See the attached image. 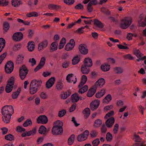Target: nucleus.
Returning <instances> with one entry per match:
<instances>
[{
	"mask_svg": "<svg viewBox=\"0 0 146 146\" xmlns=\"http://www.w3.org/2000/svg\"><path fill=\"white\" fill-rule=\"evenodd\" d=\"M5 44V40L3 38H0V46L3 47V48H4Z\"/></svg>",
	"mask_w": 146,
	"mask_h": 146,
	"instance_id": "nucleus-54",
	"label": "nucleus"
},
{
	"mask_svg": "<svg viewBox=\"0 0 146 146\" xmlns=\"http://www.w3.org/2000/svg\"><path fill=\"white\" fill-rule=\"evenodd\" d=\"M14 67V64L13 62L11 61L7 62L5 66V72L7 74H10L13 70Z\"/></svg>",
	"mask_w": 146,
	"mask_h": 146,
	"instance_id": "nucleus-7",
	"label": "nucleus"
},
{
	"mask_svg": "<svg viewBox=\"0 0 146 146\" xmlns=\"http://www.w3.org/2000/svg\"><path fill=\"white\" fill-rule=\"evenodd\" d=\"M41 80H33L31 81L29 86V93L34 94L36 93L38 90L42 83Z\"/></svg>",
	"mask_w": 146,
	"mask_h": 146,
	"instance_id": "nucleus-2",
	"label": "nucleus"
},
{
	"mask_svg": "<svg viewBox=\"0 0 146 146\" xmlns=\"http://www.w3.org/2000/svg\"><path fill=\"white\" fill-rule=\"evenodd\" d=\"M84 67H90L92 66V59L89 58H85L84 61Z\"/></svg>",
	"mask_w": 146,
	"mask_h": 146,
	"instance_id": "nucleus-17",
	"label": "nucleus"
},
{
	"mask_svg": "<svg viewBox=\"0 0 146 146\" xmlns=\"http://www.w3.org/2000/svg\"><path fill=\"white\" fill-rule=\"evenodd\" d=\"M37 121L38 123L46 124L48 121V119L45 115H40L37 118Z\"/></svg>",
	"mask_w": 146,
	"mask_h": 146,
	"instance_id": "nucleus-12",
	"label": "nucleus"
},
{
	"mask_svg": "<svg viewBox=\"0 0 146 146\" xmlns=\"http://www.w3.org/2000/svg\"><path fill=\"white\" fill-rule=\"evenodd\" d=\"M119 125L117 123L115 124L113 129V133L114 134H115L117 133Z\"/></svg>",
	"mask_w": 146,
	"mask_h": 146,
	"instance_id": "nucleus-53",
	"label": "nucleus"
},
{
	"mask_svg": "<svg viewBox=\"0 0 146 146\" xmlns=\"http://www.w3.org/2000/svg\"><path fill=\"white\" fill-rule=\"evenodd\" d=\"M5 139L9 141H12L14 140L13 136L11 134H9L5 136Z\"/></svg>",
	"mask_w": 146,
	"mask_h": 146,
	"instance_id": "nucleus-41",
	"label": "nucleus"
},
{
	"mask_svg": "<svg viewBox=\"0 0 146 146\" xmlns=\"http://www.w3.org/2000/svg\"><path fill=\"white\" fill-rule=\"evenodd\" d=\"M80 98L77 93H76L73 94L71 96V99L72 103L77 102Z\"/></svg>",
	"mask_w": 146,
	"mask_h": 146,
	"instance_id": "nucleus-20",
	"label": "nucleus"
},
{
	"mask_svg": "<svg viewBox=\"0 0 146 146\" xmlns=\"http://www.w3.org/2000/svg\"><path fill=\"white\" fill-rule=\"evenodd\" d=\"M1 112L2 115H12L14 113V109L11 106H5L3 107Z\"/></svg>",
	"mask_w": 146,
	"mask_h": 146,
	"instance_id": "nucleus-3",
	"label": "nucleus"
},
{
	"mask_svg": "<svg viewBox=\"0 0 146 146\" xmlns=\"http://www.w3.org/2000/svg\"><path fill=\"white\" fill-rule=\"evenodd\" d=\"M23 38V35L21 32L15 33L13 36V40L16 41H19L22 40Z\"/></svg>",
	"mask_w": 146,
	"mask_h": 146,
	"instance_id": "nucleus-11",
	"label": "nucleus"
},
{
	"mask_svg": "<svg viewBox=\"0 0 146 146\" xmlns=\"http://www.w3.org/2000/svg\"><path fill=\"white\" fill-rule=\"evenodd\" d=\"M83 113L85 117L87 118L90 114V111L89 108H87L83 110Z\"/></svg>",
	"mask_w": 146,
	"mask_h": 146,
	"instance_id": "nucleus-28",
	"label": "nucleus"
},
{
	"mask_svg": "<svg viewBox=\"0 0 146 146\" xmlns=\"http://www.w3.org/2000/svg\"><path fill=\"white\" fill-rule=\"evenodd\" d=\"M87 80V78L86 76L83 75L81 78V80L78 86V88H80L86 82Z\"/></svg>",
	"mask_w": 146,
	"mask_h": 146,
	"instance_id": "nucleus-21",
	"label": "nucleus"
},
{
	"mask_svg": "<svg viewBox=\"0 0 146 146\" xmlns=\"http://www.w3.org/2000/svg\"><path fill=\"white\" fill-rule=\"evenodd\" d=\"M97 88L93 86V87L89 89L87 93V96L89 97H92L95 93Z\"/></svg>",
	"mask_w": 146,
	"mask_h": 146,
	"instance_id": "nucleus-19",
	"label": "nucleus"
},
{
	"mask_svg": "<svg viewBox=\"0 0 146 146\" xmlns=\"http://www.w3.org/2000/svg\"><path fill=\"white\" fill-rule=\"evenodd\" d=\"M74 2V0H64V3L68 5L73 4Z\"/></svg>",
	"mask_w": 146,
	"mask_h": 146,
	"instance_id": "nucleus-57",
	"label": "nucleus"
},
{
	"mask_svg": "<svg viewBox=\"0 0 146 146\" xmlns=\"http://www.w3.org/2000/svg\"><path fill=\"white\" fill-rule=\"evenodd\" d=\"M7 53L5 52L0 56V64L2 62L5 58L7 55Z\"/></svg>",
	"mask_w": 146,
	"mask_h": 146,
	"instance_id": "nucleus-55",
	"label": "nucleus"
},
{
	"mask_svg": "<svg viewBox=\"0 0 146 146\" xmlns=\"http://www.w3.org/2000/svg\"><path fill=\"white\" fill-rule=\"evenodd\" d=\"M29 62L32 63V66H33L36 64V61L34 58H30L29 60Z\"/></svg>",
	"mask_w": 146,
	"mask_h": 146,
	"instance_id": "nucleus-62",
	"label": "nucleus"
},
{
	"mask_svg": "<svg viewBox=\"0 0 146 146\" xmlns=\"http://www.w3.org/2000/svg\"><path fill=\"white\" fill-rule=\"evenodd\" d=\"M84 44H80L79 47V50L81 53L83 54H87L88 52V49L84 46Z\"/></svg>",
	"mask_w": 146,
	"mask_h": 146,
	"instance_id": "nucleus-18",
	"label": "nucleus"
},
{
	"mask_svg": "<svg viewBox=\"0 0 146 146\" xmlns=\"http://www.w3.org/2000/svg\"><path fill=\"white\" fill-rule=\"evenodd\" d=\"M46 61L45 58L44 57H42L41 58L40 62L38 64L39 66H40L42 67L45 64Z\"/></svg>",
	"mask_w": 146,
	"mask_h": 146,
	"instance_id": "nucleus-51",
	"label": "nucleus"
},
{
	"mask_svg": "<svg viewBox=\"0 0 146 146\" xmlns=\"http://www.w3.org/2000/svg\"><path fill=\"white\" fill-rule=\"evenodd\" d=\"M105 92H104L102 93H101L99 92H98L95 95V96L97 98H100L103 96L105 94Z\"/></svg>",
	"mask_w": 146,
	"mask_h": 146,
	"instance_id": "nucleus-60",
	"label": "nucleus"
},
{
	"mask_svg": "<svg viewBox=\"0 0 146 146\" xmlns=\"http://www.w3.org/2000/svg\"><path fill=\"white\" fill-rule=\"evenodd\" d=\"M73 76V74H69L66 77V80L67 81V82L68 83H72V82H73L74 84H75L77 82V78L76 76L75 77V80H72L70 79L71 78H72Z\"/></svg>",
	"mask_w": 146,
	"mask_h": 146,
	"instance_id": "nucleus-22",
	"label": "nucleus"
},
{
	"mask_svg": "<svg viewBox=\"0 0 146 146\" xmlns=\"http://www.w3.org/2000/svg\"><path fill=\"white\" fill-rule=\"evenodd\" d=\"M98 134V132L96 130H92L90 132V135L92 138L96 137Z\"/></svg>",
	"mask_w": 146,
	"mask_h": 146,
	"instance_id": "nucleus-48",
	"label": "nucleus"
},
{
	"mask_svg": "<svg viewBox=\"0 0 146 146\" xmlns=\"http://www.w3.org/2000/svg\"><path fill=\"white\" fill-rule=\"evenodd\" d=\"M21 91V88L19 87L18 88L16 92L13 93L12 94V98L13 99H16L18 97V96L20 93Z\"/></svg>",
	"mask_w": 146,
	"mask_h": 146,
	"instance_id": "nucleus-30",
	"label": "nucleus"
},
{
	"mask_svg": "<svg viewBox=\"0 0 146 146\" xmlns=\"http://www.w3.org/2000/svg\"><path fill=\"white\" fill-rule=\"evenodd\" d=\"M64 41V37H63L61 39L59 44V46L58 47L59 49H61L64 46V45H63V44L64 43V42H63V41Z\"/></svg>",
	"mask_w": 146,
	"mask_h": 146,
	"instance_id": "nucleus-59",
	"label": "nucleus"
},
{
	"mask_svg": "<svg viewBox=\"0 0 146 146\" xmlns=\"http://www.w3.org/2000/svg\"><path fill=\"white\" fill-rule=\"evenodd\" d=\"M46 131V128L43 125H41L39 128L38 132L41 134H45Z\"/></svg>",
	"mask_w": 146,
	"mask_h": 146,
	"instance_id": "nucleus-33",
	"label": "nucleus"
},
{
	"mask_svg": "<svg viewBox=\"0 0 146 146\" xmlns=\"http://www.w3.org/2000/svg\"><path fill=\"white\" fill-rule=\"evenodd\" d=\"M76 103L74 104L70 109V112H72L74 111L76 109Z\"/></svg>",
	"mask_w": 146,
	"mask_h": 146,
	"instance_id": "nucleus-64",
	"label": "nucleus"
},
{
	"mask_svg": "<svg viewBox=\"0 0 146 146\" xmlns=\"http://www.w3.org/2000/svg\"><path fill=\"white\" fill-rule=\"evenodd\" d=\"M55 81V78L54 77H52L50 78L46 83V87L48 89L50 88L54 84Z\"/></svg>",
	"mask_w": 146,
	"mask_h": 146,
	"instance_id": "nucleus-15",
	"label": "nucleus"
},
{
	"mask_svg": "<svg viewBox=\"0 0 146 146\" xmlns=\"http://www.w3.org/2000/svg\"><path fill=\"white\" fill-rule=\"evenodd\" d=\"M112 99L111 96L110 94H108L103 100V102L108 104Z\"/></svg>",
	"mask_w": 146,
	"mask_h": 146,
	"instance_id": "nucleus-39",
	"label": "nucleus"
},
{
	"mask_svg": "<svg viewBox=\"0 0 146 146\" xmlns=\"http://www.w3.org/2000/svg\"><path fill=\"white\" fill-rule=\"evenodd\" d=\"M75 46V42L73 39L70 40L69 42L65 46V49L67 51L72 50Z\"/></svg>",
	"mask_w": 146,
	"mask_h": 146,
	"instance_id": "nucleus-10",
	"label": "nucleus"
},
{
	"mask_svg": "<svg viewBox=\"0 0 146 146\" xmlns=\"http://www.w3.org/2000/svg\"><path fill=\"white\" fill-rule=\"evenodd\" d=\"M94 25H96L98 27L102 29L104 27V25L102 22L96 19L94 20Z\"/></svg>",
	"mask_w": 146,
	"mask_h": 146,
	"instance_id": "nucleus-32",
	"label": "nucleus"
},
{
	"mask_svg": "<svg viewBox=\"0 0 146 146\" xmlns=\"http://www.w3.org/2000/svg\"><path fill=\"white\" fill-rule=\"evenodd\" d=\"M32 124V122L30 119H27L23 124V125L25 127H27L29 125H31Z\"/></svg>",
	"mask_w": 146,
	"mask_h": 146,
	"instance_id": "nucleus-46",
	"label": "nucleus"
},
{
	"mask_svg": "<svg viewBox=\"0 0 146 146\" xmlns=\"http://www.w3.org/2000/svg\"><path fill=\"white\" fill-rule=\"evenodd\" d=\"M89 135L88 130H86L83 133L79 135L77 138V141L81 142L86 140Z\"/></svg>",
	"mask_w": 146,
	"mask_h": 146,
	"instance_id": "nucleus-8",
	"label": "nucleus"
},
{
	"mask_svg": "<svg viewBox=\"0 0 146 146\" xmlns=\"http://www.w3.org/2000/svg\"><path fill=\"white\" fill-rule=\"evenodd\" d=\"M11 115H2V118L3 122L6 123H9L11 119Z\"/></svg>",
	"mask_w": 146,
	"mask_h": 146,
	"instance_id": "nucleus-23",
	"label": "nucleus"
},
{
	"mask_svg": "<svg viewBox=\"0 0 146 146\" xmlns=\"http://www.w3.org/2000/svg\"><path fill=\"white\" fill-rule=\"evenodd\" d=\"M74 8L76 9L83 10V6L81 3H79L76 5Z\"/></svg>",
	"mask_w": 146,
	"mask_h": 146,
	"instance_id": "nucleus-58",
	"label": "nucleus"
},
{
	"mask_svg": "<svg viewBox=\"0 0 146 146\" xmlns=\"http://www.w3.org/2000/svg\"><path fill=\"white\" fill-rule=\"evenodd\" d=\"M107 131V128L106 125L104 124H103L101 128V132L103 134H105L106 132Z\"/></svg>",
	"mask_w": 146,
	"mask_h": 146,
	"instance_id": "nucleus-49",
	"label": "nucleus"
},
{
	"mask_svg": "<svg viewBox=\"0 0 146 146\" xmlns=\"http://www.w3.org/2000/svg\"><path fill=\"white\" fill-rule=\"evenodd\" d=\"M9 23L7 22H4L3 24V29L5 32H7L9 29Z\"/></svg>",
	"mask_w": 146,
	"mask_h": 146,
	"instance_id": "nucleus-40",
	"label": "nucleus"
},
{
	"mask_svg": "<svg viewBox=\"0 0 146 146\" xmlns=\"http://www.w3.org/2000/svg\"><path fill=\"white\" fill-rule=\"evenodd\" d=\"M101 11L104 14L108 15L110 14V12L108 9H106L105 8L102 7L101 9Z\"/></svg>",
	"mask_w": 146,
	"mask_h": 146,
	"instance_id": "nucleus-47",
	"label": "nucleus"
},
{
	"mask_svg": "<svg viewBox=\"0 0 146 146\" xmlns=\"http://www.w3.org/2000/svg\"><path fill=\"white\" fill-rule=\"evenodd\" d=\"M48 45V41L46 40H43L38 45V49L39 50L44 49Z\"/></svg>",
	"mask_w": 146,
	"mask_h": 146,
	"instance_id": "nucleus-16",
	"label": "nucleus"
},
{
	"mask_svg": "<svg viewBox=\"0 0 146 146\" xmlns=\"http://www.w3.org/2000/svg\"><path fill=\"white\" fill-rule=\"evenodd\" d=\"M114 112L113 111L111 110L110 111L108 112L105 115L104 118L107 119L108 117H110L113 115L114 114Z\"/></svg>",
	"mask_w": 146,
	"mask_h": 146,
	"instance_id": "nucleus-56",
	"label": "nucleus"
},
{
	"mask_svg": "<svg viewBox=\"0 0 146 146\" xmlns=\"http://www.w3.org/2000/svg\"><path fill=\"white\" fill-rule=\"evenodd\" d=\"M100 143V141L98 138H97L94 140L92 143L93 146H98Z\"/></svg>",
	"mask_w": 146,
	"mask_h": 146,
	"instance_id": "nucleus-52",
	"label": "nucleus"
},
{
	"mask_svg": "<svg viewBox=\"0 0 146 146\" xmlns=\"http://www.w3.org/2000/svg\"><path fill=\"white\" fill-rule=\"evenodd\" d=\"M58 44L56 42H53L51 44V48L50 49L51 52H53L57 50Z\"/></svg>",
	"mask_w": 146,
	"mask_h": 146,
	"instance_id": "nucleus-36",
	"label": "nucleus"
},
{
	"mask_svg": "<svg viewBox=\"0 0 146 146\" xmlns=\"http://www.w3.org/2000/svg\"><path fill=\"white\" fill-rule=\"evenodd\" d=\"M26 15L29 17H37L38 16V14L37 12H33L27 13Z\"/></svg>",
	"mask_w": 146,
	"mask_h": 146,
	"instance_id": "nucleus-44",
	"label": "nucleus"
},
{
	"mask_svg": "<svg viewBox=\"0 0 146 146\" xmlns=\"http://www.w3.org/2000/svg\"><path fill=\"white\" fill-rule=\"evenodd\" d=\"M102 123V120L99 119H98L95 121L94 122V126L96 128L99 127L100 126Z\"/></svg>",
	"mask_w": 146,
	"mask_h": 146,
	"instance_id": "nucleus-38",
	"label": "nucleus"
},
{
	"mask_svg": "<svg viewBox=\"0 0 146 146\" xmlns=\"http://www.w3.org/2000/svg\"><path fill=\"white\" fill-rule=\"evenodd\" d=\"M113 71L116 74H121L123 72L122 69L120 67H116L114 68Z\"/></svg>",
	"mask_w": 146,
	"mask_h": 146,
	"instance_id": "nucleus-43",
	"label": "nucleus"
},
{
	"mask_svg": "<svg viewBox=\"0 0 146 146\" xmlns=\"http://www.w3.org/2000/svg\"><path fill=\"white\" fill-rule=\"evenodd\" d=\"M9 2L6 0H0V5L2 6H7L8 5Z\"/></svg>",
	"mask_w": 146,
	"mask_h": 146,
	"instance_id": "nucleus-50",
	"label": "nucleus"
},
{
	"mask_svg": "<svg viewBox=\"0 0 146 146\" xmlns=\"http://www.w3.org/2000/svg\"><path fill=\"white\" fill-rule=\"evenodd\" d=\"M63 123L60 120H57L54 123L52 129V134L54 135H61L63 132Z\"/></svg>",
	"mask_w": 146,
	"mask_h": 146,
	"instance_id": "nucleus-1",
	"label": "nucleus"
},
{
	"mask_svg": "<svg viewBox=\"0 0 146 146\" xmlns=\"http://www.w3.org/2000/svg\"><path fill=\"white\" fill-rule=\"evenodd\" d=\"M117 46L120 49H128L129 48L127 46H125L120 44L117 45Z\"/></svg>",
	"mask_w": 146,
	"mask_h": 146,
	"instance_id": "nucleus-63",
	"label": "nucleus"
},
{
	"mask_svg": "<svg viewBox=\"0 0 146 146\" xmlns=\"http://www.w3.org/2000/svg\"><path fill=\"white\" fill-rule=\"evenodd\" d=\"M28 72V70L25 65H23L20 67L19 70V76L22 80H23L26 78Z\"/></svg>",
	"mask_w": 146,
	"mask_h": 146,
	"instance_id": "nucleus-4",
	"label": "nucleus"
},
{
	"mask_svg": "<svg viewBox=\"0 0 146 146\" xmlns=\"http://www.w3.org/2000/svg\"><path fill=\"white\" fill-rule=\"evenodd\" d=\"M113 139L111 134L110 132H108L106 136V139L107 141L111 142Z\"/></svg>",
	"mask_w": 146,
	"mask_h": 146,
	"instance_id": "nucleus-42",
	"label": "nucleus"
},
{
	"mask_svg": "<svg viewBox=\"0 0 146 146\" xmlns=\"http://www.w3.org/2000/svg\"><path fill=\"white\" fill-rule=\"evenodd\" d=\"M88 88V86L85 85L84 87L81 88L79 89L78 92L80 94H83L87 91Z\"/></svg>",
	"mask_w": 146,
	"mask_h": 146,
	"instance_id": "nucleus-37",
	"label": "nucleus"
},
{
	"mask_svg": "<svg viewBox=\"0 0 146 146\" xmlns=\"http://www.w3.org/2000/svg\"><path fill=\"white\" fill-rule=\"evenodd\" d=\"M14 81V78L13 77H11L8 81L7 84L5 88V91L6 92L10 93L12 90Z\"/></svg>",
	"mask_w": 146,
	"mask_h": 146,
	"instance_id": "nucleus-6",
	"label": "nucleus"
},
{
	"mask_svg": "<svg viewBox=\"0 0 146 146\" xmlns=\"http://www.w3.org/2000/svg\"><path fill=\"white\" fill-rule=\"evenodd\" d=\"M11 3L12 5L15 7H18L22 4L21 0H12Z\"/></svg>",
	"mask_w": 146,
	"mask_h": 146,
	"instance_id": "nucleus-29",
	"label": "nucleus"
},
{
	"mask_svg": "<svg viewBox=\"0 0 146 146\" xmlns=\"http://www.w3.org/2000/svg\"><path fill=\"white\" fill-rule=\"evenodd\" d=\"M87 67H84V65H82L81 67V71L84 74H87L90 71V69L87 68Z\"/></svg>",
	"mask_w": 146,
	"mask_h": 146,
	"instance_id": "nucleus-26",
	"label": "nucleus"
},
{
	"mask_svg": "<svg viewBox=\"0 0 146 146\" xmlns=\"http://www.w3.org/2000/svg\"><path fill=\"white\" fill-rule=\"evenodd\" d=\"M100 68L102 71L107 72L110 69V66L108 64H104L101 65Z\"/></svg>",
	"mask_w": 146,
	"mask_h": 146,
	"instance_id": "nucleus-24",
	"label": "nucleus"
},
{
	"mask_svg": "<svg viewBox=\"0 0 146 146\" xmlns=\"http://www.w3.org/2000/svg\"><path fill=\"white\" fill-rule=\"evenodd\" d=\"M75 139V135L72 134L68 139V144L69 145H72L74 142Z\"/></svg>",
	"mask_w": 146,
	"mask_h": 146,
	"instance_id": "nucleus-35",
	"label": "nucleus"
},
{
	"mask_svg": "<svg viewBox=\"0 0 146 146\" xmlns=\"http://www.w3.org/2000/svg\"><path fill=\"white\" fill-rule=\"evenodd\" d=\"M100 104V101L98 100H95L92 102L90 105V108L92 111L96 110Z\"/></svg>",
	"mask_w": 146,
	"mask_h": 146,
	"instance_id": "nucleus-9",
	"label": "nucleus"
},
{
	"mask_svg": "<svg viewBox=\"0 0 146 146\" xmlns=\"http://www.w3.org/2000/svg\"><path fill=\"white\" fill-rule=\"evenodd\" d=\"M80 56H76L74 57L72 59V64L73 65H75L80 62Z\"/></svg>",
	"mask_w": 146,
	"mask_h": 146,
	"instance_id": "nucleus-27",
	"label": "nucleus"
},
{
	"mask_svg": "<svg viewBox=\"0 0 146 146\" xmlns=\"http://www.w3.org/2000/svg\"><path fill=\"white\" fill-rule=\"evenodd\" d=\"M17 131L18 132H21L25 131V129L22 127L18 126L17 127Z\"/></svg>",
	"mask_w": 146,
	"mask_h": 146,
	"instance_id": "nucleus-61",
	"label": "nucleus"
},
{
	"mask_svg": "<svg viewBox=\"0 0 146 146\" xmlns=\"http://www.w3.org/2000/svg\"><path fill=\"white\" fill-rule=\"evenodd\" d=\"M134 54L137 57V58H141L143 55L141 53L139 50H136L134 51Z\"/></svg>",
	"mask_w": 146,
	"mask_h": 146,
	"instance_id": "nucleus-45",
	"label": "nucleus"
},
{
	"mask_svg": "<svg viewBox=\"0 0 146 146\" xmlns=\"http://www.w3.org/2000/svg\"><path fill=\"white\" fill-rule=\"evenodd\" d=\"M33 41L29 42H28L27 47L29 51H32L34 50L35 45Z\"/></svg>",
	"mask_w": 146,
	"mask_h": 146,
	"instance_id": "nucleus-25",
	"label": "nucleus"
},
{
	"mask_svg": "<svg viewBox=\"0 0 146 146\" xmlns=\"http://www.w3.org/2000/svg\"><path fill=\"white\" fill-rule=\"evenodd\" d=\"M114 122V118L113 117H111L107 120L105 123L107 127L111 128L112 127Z\"/></svg>",
	"mask_w": 146,
	"mask_h": 146,
	"instance_id": "nucleus-13",
	"label": "nucleus"
},
{
	"mask_svg": "<svg viewBox=\"0 0 146 146\" xmlns=\"http://www.w3.org/2000/svg\"><path fill=\"white\" fill-rule=\"evenodd\" d=\"M132 22V19L131 18L125 17L122 20L120 24V27L123 29H125L129 26Z\"/></svg>",
	"mask_w": 146,
	"mask_h": 146,
	"instance_id": "nucleus-5",
	"label": "nucleus"
},
{
	"mask_svg": "<svg viewBox=\"0 0 146 146\" xmlns=\"http://www.w3.org/2000/svg\"><path fill=\"white\" fill-rule=\"evenodd\" d=\"M105 81L103 78L99 79L94 85V86L97 88V86L101 88L105 84Z\"/></svg>",
	"mask_w": 146,
	"mask_h": 146,
	"instance_id": "nucleus-14",
	"label": "nucleus"
},
{
	"mask_svg": "<svg viewBox=\"0 0 146 146\" xmlns=\"http://www.w3.org/2000/svg\"><path fill=\"white\" fill-rule=\"evenodd\" d=\"M23 58L24 57L23 56L20 54L19 55L16 61V64H22L23 63Z\"/></svg>",
	"mask_w": 146,
	"mask_h": 146,
	"instance_id": "nucleus-34",
	"label": "nucleus"
},
{
	"mask_svg": "<svg viewBox=\"0 0 146 146\" xmlns=\"http://www.w3.org/2000/svg\"><path fill=\"white\" fill-rule=\"evenodd\" d=\"M48 7L50 10H57L60 8V7L56 5L50 4L48 5Z\"/></svg>",
	"mask_w": 146,
	"mask_h": 146,
	"instance_id": "nucleus-31",
	"label": "nucleus"
}]
</instances>
